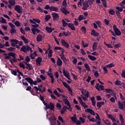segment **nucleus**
Wrapping results in <instances>:
<instances>
[{
	"mask_svg": "<svg viewBox=\"0 0 125 125\" xmlns=\"http://www.w3.org/2000/svg\"><path fill=\"white\" fill-rule=\"evenodd\" d=\"M60 10L62 13L64 14V15H67V14H69L70 12L67 10V9L65 7H61L60 8Z\"/></svg>",
	"mask_w": 125,
	"mask_h": 125,
	"instance_id": "10",
	"label": "nucleus"
},
{
	"mask_svg": "<svg viewBox=\"0 0 125 125\" xmlns=\"http://www.w3.org/2000/svg\"><path fill=\"white\" fill-rule=\"evenodd\" d=\"M21 39L24 41V43H28V42H29V41L25 38V36H21Z\"/></svg>",
	"mask_w": 125,
	"mask_h": 125,
	"instance_id": "34",
	"label": "nucleus"
},
{
	"mask_svg": "<svg viewBox=\"0 0 125 125\" xmlns=\"http://www.w3.org/2000/svg\"><path fill=\"white\" fill-rule=\"evenodd\" d=\"M4 55H8V56H5V59H11V57H13L15 59V55H16V54L13 52H10L8 54H4ZM10 56L11 57H10Z\"/></svg>",
	"mask_w": 125,
	"mask_h": 125,
	"instance_id": "2",
	"label": "nucleus"
},
{
	"mask_svg": "<svg viewBox=\"0 0 125 125\" xmlns=\"http://www.w3.org/2000/svg\"><path fill=\"white\" fill-rule=\"evenodd\" d=\"M104 90H105V91L107 93H110V92H111V93H114V92L115 91V90H112L109 88L104 89Z\"/></svg>",
	"mask_w": 125,
	"mask_h": 125,
	"instance_id": "37",
	"label": "nucleus"
},
{
	"mask_svg": "<svg viewBox=\"0 0 125 125\" xmlns=\"http://www.w3.org/2000/svg\"><path fill=\"white\" fill-rule=\"evenodd\" d=\"M62 84L64 85V86L66 87V88H68V87H70V85H69L68 83H67L66 82H62Z\"/></svg>",
	"mask_w": 125,
	"mask_h": 125,
	"instance_id": "55",
	"label": "nucleus"
},
{
	"mask_svg": "<svg viewBox=\"0 0 125 125\" xmlns=\"http://www.w3.org/2000/svg\"><path fill=\"white\" fill-rule=\"evenodd\" d=\"M80 90H81V93L83 95H84V96H85V97H86V98H88L89 97V93L88 92V91H87L86 92V90L83 89V88H82V89H80ZM84 94V93H85Z\"/></svg>",
	"mask_w": 125,
	"mask_h": 125,
	"instance_id": "11",
	"label": "nucleus"
},
{
	"mask_svg": "<svg viewBox=\"0 0 125 125\" xmlns=\"http://www.w3.org/2000/svg\"><path fill=\"white\" fill-rule=\"evenodd\" d=\"M56 107L58 110H61V108H62V105L60 103H57L56 104Z\"/></svg>",
	"mask_w": 125,
	"mask_h": 125,
	"instance_id": "47",
	"label": "nucleus"
},
{
	"mask_svg": "<svg viewBox=\"0 0 125 125\" xmlns=\"http://www.w3.org/2000/svg\"><path fill=\"white\" fill-rule=\"evenodd\" d=\"M91 35L93 36V37H98L99 36V33L96 32L95 30L93 29L91 32Z\"/></svg>",
	"mask_w": 125,
	"mask_h": 125,
	"instance_id": "21",
	"label": "nucleus"
},
{
	"mask_svg": "<svg viewBox=\"0 0 125 125\" xmlns=\"http://www.w3.org/2000/svg\"><path fill=\"white\" fill-rule=\"evenodd\" d=\"M52 16L53 18L54 21H58V18H59V15H58V13H56L55 12H53L52 13Z\"/></svg>",
	"mask_w": 125,
	"mask_h": 125,
	"instance_id": "13",
	"label": "nucleus"
},
{
	"mask_svg": "<svg viewBox=\"0 0 125 125\" xmlns=\"http://www.w3.org/2000/svg\"><path fill=\"white\" fill-rule=\"evenodd\" d=\"M81 30L82 32H83L84 33H86V28H85V26H82L81 27Z\"/></svg>",
	"mask_w": 125,
	"mask_h": 125,
	"instance_id": "61",
	"label": "nucleus"
},
{
	"mask_svg": "<svg viewBox=\"0 0 125 125\" xmlns=\"http://www.w3.org/2000/svg\"><path fill=\"white\" fill-rule=\"evenodd\" d=\"M71 120L73 121V122H74L75 123L77 122L78 119L77 118V117L76 116H73L71 117Z\"/></svg>",
	"mask_w": 125,
	"mask_h": 125,
	"instance_id": "54",
	"label": "nucleus"
},
{
	"mask_svg": "<svg viewBox=\"0 0 125 125\" xmlns=\"http://www.w3.org/2000/svg\"><path fill=\"white\" fill-rule=\"evenodd\" d=\"M25 81H26L29 83H30L31 86H33V79L30 77L25 78Z\"/></svg>",
	"mask_w": 125,
	"mask_h": 125,
	"instance_id": "22",
	"label": "nucleus"
},
{
	"mask_svg": "<svg viewBox=\"0 0 125 125\" xmlns=\"http://www.w3.org/2000/svg\"><path fill=\"white\" fill-rule=\"evenodd\" d=\"M62 96L63 97V101L64 102V104L67 106L69 105L70 104V102H69L67 98H66V96H65V95H62Z\"/></svg>",
	"mask_w": 125,
	"mask_h": 125,
	"instance_id": "19",
	"label": "nucleus"
},
{
	"mask_svg": "<svg viewBox=\"0 0 125 125\" xmlns=\"http://www.w3.org/2000/svg\"><path fill=\"white\" fill-rule=\"evenodd\" d=\"M62 26L63 27H67V26H68L69 23L66 22V21H65V20H62Z\"/></svg>",
	"mask_w": 125,
	"mask_h": 125,
	"instance_id": "41",
	"label": "nucleus"
},
{
	"mask_svg": "<svg viewBox=\"0 0 125 125\" xmlns=\"http://www.w3.org/2000/svg\"><path fill=\"white\" fill-rule=\"evenodd\" d=\"M85 113H90L91 115H93V116H95V112L93 111L91 108H87L85 110Z\"/></svg>",
	"mask_w": 125,
	"mask_h": 125,
	"instance_id": "17",
	"label": "nucleus"
},
{
	"mask_svg": "<svg viewBox=\"0 0 125 125\" xmlns=\"http://www.w3.org/2000/svg\"><path fill=\"white\" fill-rule=\"evenodd\" d=\"M61 58L62 59L63 61V62H66L67 61V59L65 58V55H60Z\"/></svg>",
	"mask_w": 125,
	"mask_h": 125,
	"instance_id": "45",
	"label": "nucleus"
},
{
	"mask_svg": "<svg viewBox=\"0 0 125 125\" xmlns=\"http://www.w3.org/2000/svg\"><path fill=\"white\" fill-rule=\"evenodd\" d=\"M95 23L97 24L99 28H101V25H102V22L100 21H96Z\"/></svg>",
	"mask_w": 125,
	"mask_h": 125,
	"instance_id": "42",
	"label": "nucleus"
},
{
	"mask_svg": "<svg viewBox=\"0 0 125 125\" xmlns=\"http://www.w3.org/2000/svg\"><path fill=\"white\" fill-rule=\"evenodd\" d=\"M102 1L103 5H104V7H107V1L106 0H101Z\"/></svg>",
	"mask_w": 125,
	"mask_h": 125,
	"instance_id": "46",
	"label": "nucleus"
},
{
	"mask_svg": "<svg viewBox=\"0 0 125 125\" xmlns=\"http://www.w3.org/2000/svg\"><path fill=\"white\" fill-rule=\"evenodd\" d=\"M108 13H109L110 15H114L116 13L113 9L110 8L108 10Z\"/></svg>",
	"mask_w": 125,
	"mask_h": 125,
	"instance_id": "32",
	"label": "nucleus"
},
{
	"mask_svg": "<svg viewBox=\"0 0 125 125\" xmlns=\"http://www.w3.org/2000/svg\"><path fill=\"white\" fill-rule=\"evenodd\" d=\"M11 72L12 75H14V76H17V69L13 70L12 69L11 70Z\"/></svg>",
	"mask_w": 125,
	"mask_h": 125,
	"instance_id": "40",
	"label": "nucleus"
},
{
	"mask_svg": "<svg viewBox=\"0 0 125 125\" xmlns=\"http://www.w3.org/2000/svg\"><path fill=\"white\" fill-rule=\"evenodd\" d=\"M46 31L47 32V33H52V31H54V28H52L51 27H49L48 26H46L45 28Z\"/></svg>",
	"mask_w": 125,
	"mask_h": 125,
	"instance_id": "24",
	"label": "nucleus"
},
{
	"mask_svg": "<svg viewBox=\"0 0 125 125\" xmlns=\"http://www.w3.org/2000/svg\"><path fill=\"white\" fill-rule=\"evenodd\" d=\"M107 117H108V118L111 120L113 123H115V122H116V118H115V117H114L112 114H107Z\"/></svg>",
	"mask_w": 125,
	"mask_h": 125,
	"instance_id": "26",
	"label": "nucleus"
},
{
	"mask_svg": "<svg viewBox=\"0 0 125 125\" xmlns=\"http://www.w3.org/2000/svg\"><path fill=\"white\" fill-rule=\"evenodd\" d=\"M83 7L82 8L83 10H86L88 7H89V5H88L87 2L83 3Z\"/></svg>",
	"mask_w": 125,
	"mask_h": 125,
	"instance_id": "23",
	"label": "nucleus"
},
{
	"mask_svg": "<svg viewBox=\"0 0 125 125\" xmlns=\"http://www.w3.org/2000/svg\"><path fill=\"white\" fill-rule=\"evenodd\" d=\"M8 2L10 3V4L8 5V8H9V9H12V6H14L15 3H16L15 0H9Z\"/></svg>",
	"mask_w": 125,
	"mask_h": 125,
	"instance_id": "6",
	"label": "nucleus"
},
{
	"mask_svg": "<svg viewBox=\"0 0 125 125\" xmlns=\"http://www.w3.org/2000/svg\"><path fill=\"white\" fill-rule=\"evenodd\" d=\"M104 24L105 25H107V26H109V20H107L106 19H105L104 20Z\"/></svg>",
	"mask_w": 125,
	"mask_h": 125,
	"instance_id": "62",
	"label": "nucleus"
},
{
	"mask_svg": "<svg viewBox=\"0 0 125 125\" xmlns=\"http://www.w3.org/2000/svg\"><path fill=\"white\" fill-rule=\"evenodd\" d=\"M96 88L99 91H100V90H104V86L102 85H100L99 83H98L96 85Z\"/></svg>",
	"mask_w": 125,
	"mask_h": 125,
	"instance_id": "14",
	"label": "nucleus"
},
{
	"mask_svg": "<svg viewBox=\"0 0 125 125\" xmlns=\"http://www.w3.org/2000/svg\"><path fill=\"white\" fill-rule=\"evenodd\" d=\"M10 42L11 43L12 46H16L17 44H18V43L19 42V41H18L17 39H11L10 40Z\"/></svg>",
	"mask_w": 125,
	"mask_h": 125,
	"instance_id": "9",
	"label": "nucleus"
},
{
	"mask_svg": "<svg viewBox=\"0 0 125 125\" xmlns=\"http://www.w3.org/2000/svg\"><path fill=\"white\" fill-rule=\"evenodd\" d=\"M67 108H68V106H67L66 105H63L62 106V108L60 110L61 114L62 115H64V114L65 113V112H67Z\"/></svg>",
	"mask_w": 125,
	"mask_h": 125,
	"instance_id": "18",
	"label": "nucleus"
},
{
	"mask_svg": "<svg viewBox=\"0 0 125 125\" xmlns=\"http://www.w3.org/2000/svg\"><path fill=\"white\" fill-rule=\"evenodd\" d=\"M29 22L32 24H36V22L40 24L41 23V20L39 19H33V20H30Z\"/></svg>",
	"mask_w": 125,
	"mask_h": 125,
	"instance_id": "15",
	"label": "nucleus"
},
{
	"mask_svg": "<svg viewBox=\"0 0 125 125\" xmlns=\"http://www.w3.org/2000/svg\"><path fill=\"white\" fill-rule=\"evenodd\" d=\"M104 124H105V125H111V123H110V121H109V120H106L104 121Z\"/></svg>",
	"mask_w": 125,
	"mask_h": 125,
	"instance_id": "64",
	"label": "nucleus"
},
{
	"mask_svg": "<svg viewBox=\"0 0 125 125\" xmlns=\"http://www.w3.org/2000/svg\"><path fill=\"white\" fill-rule=\"evenodd\" d=\"M17 71L18 73V77L19 78V79L20 80L21 79V77H20V76H21V77H22L23 78H24V75H23V73H22L21 71H20V70H19V69H17Z\"/></svg>",
	"mask_w": 125,
	"mask_h": 125,
	"instance_id": "28",
	"label": "nucleus"
},
{
	"mask_svg": "<svg viewBox=\"0 0 125 125\" xmlns=\"http://www.w3.org/2000/svg\"><path fill=\"white\" fill-rule=\"evenodd\" d=\"M1 23H4V24H6V21L5 20V19L3 17H1Z\"/></svg>",
	"mask_w": 125,
	"mask_h": 125,
	"instance_id": "59",
	"label": "nucleus"
},
{
	"mask_svg": "<svg viewBox=\"0 0 125 125\" xmlns=\"http://www.w3.org/2000/svg\"><path fill=\"white\" fill-rule=\"evenodd\" d=\"M29 46L27 45V46L23 45L21 48V51L24 52L25 53H27V51H29Z\"/></svg>",
	"mask_w": 125,
	"mask_h": 125,
	"instance_id": "12",
	"label": "nucleus"
},
{
	"mask_svg": "<svg viewBox=\"0 0 125 125\" xmlns=\"http://www.w3.org/2000/svg\"><path fill=\"white\" fill-rule=\"evenodd\" d=\"M50 11H55V12H58V8L55 6H52L50 7Z\"/></svg>",
	"mask_w": 125,
	"mask_h": 125,
	"instance_id": "25",
	"label": "nucleus"
},
{
	"mask_svg": "<svg viewBox=\"0 0 125 125\" xmlns=\"http://www.w3.org/2000/svg\"><path fill=\"white\" fill-rule=\"evenodd\" d=\"M15 49H16V48H15L14 47H10L8 48V49H7L8 51H15Z\"/></svg>",
	"mask_w": 125,
	"mask_h": 125,
	"instance_id": "52",
	"label": "nucleus"
},
{
	"mask_svg": "<svg viewBox=\"0 0 125 125\" xmlns=\"http://www.w3.org/2000/svg\"><path fill=\"white\" fill-rule=\"evenodd\" d=\"M96 48H97V42H94L92 46V49L93 50V51L96 50Z\"/></svg>",
	"mask_w": 125,
	"mask_h": 125,
	"instance_id": "36",
	"label": "nucleus"
},
{
	"mask_svg": "<svg viewBox=\"0 0 125 125\" xmlns=\"http://www.w3.org/2000/svg\"><path fill=\"white\" fill-rule=\"evenodd\" d=\"M116 9H117V10H118V11H119L120 12H123V9L122 7L117 6L116 7Z\"/></svg>",
	"mask_w": 125,
	"mask_h": 125,
	"instance_id": "56",
	"label": "nucleus"
},
{
	"mask_svg": "<svg viewBox=\"0 0 125 125\" xmlns=\"http://www.w3.org/2000/svg\"><path fill=\"white\" fill-rule=\"evenodd\" d=\"M54 104L50 102V104L47 105V107H46V109H49L50 110H51V111H54Z\"/></svg>",
	"mask_w": 125,
	"mask_h": 125,
	"instance_id": "16",
	"label": "nucleus"
},
{
	"mask_svg": "<svg viewBox=\"0 0 125 125\" xmlns=\"http://www.w3.org/2000/svg\"><path fill=\"white\" fill-rule=\"evenodd\" d=\"M122 83L121 81L120 80H117L115 82V84H116V85H122Z\"/></svg>",
	"mask_w": 125,
	"mask_h": 125,
	"instance_id": "43",
	"label": "nucleus"
},
{
	"mask_svg": "<svg viewBox=\"0 0 125 125\" xmlns=\"http://www.w3.org/2000/svg\"><path fill=\"white\" fill-rule=\"evenodd\" d=\"M113 31H114V33H115V34L116 36H121L122 35V33L121 32V31L117 27V25L116 24H114L113 26Z\"/></svg>",
	"mask_w": 125,
	"mask_h": 125,
	"instance_id": "4",
	"label": "nucleus"
},
{
	"mask_svg": "<svg viewBox=\"0 0 125 125\" xmlns=\"http://www.w3.org/2000/svg\"><path fill=\"white\" fill-rule=\"evenodd\" d=\"M23 63H24L25 64V65H26V66H27V67H29V71H31L32 70H34V69H33V65H31L30 63H27V62H23Z\"/></svg>",
	"mask_w": 125,
	"mask_h": 125,
	"instance_id": "29",
	"label": "nucleus"
},
{
	"mask_svg": "<svg viewBox=\"0 0 125 125\" xmlns=\"http://www.w3.org/2000/svg\"><path fill=\"white\" fill-rule=\"evenodd\" d=\"M88 57L89 59L90 60H92V61H95L96 60V58L93 56L92 55H88Z\"/></svg>",
	"mask_w": 125,
	"mask_h": 125,
	"instance_id": "35",
	"label": "nucleus"
},
{
	"mask_svg": "<svg viewBox=\"0 0 125 125\" xmlns=\"http://www.w3.org/2000/svg\"><path fill=\"white\" fill-rule=\"evenodd\" d=\"M50 18H51V17L50 16V15H45V20L46 21H48V20H49Z\"/></svg>",
	"mask_w": 125,
	"mask_h": 125,
	"instance_id": "49",
	"label": "nucleus"
},
{
	"mask_svg": "<svg viewBox=\"0 0 125 125\" xmlns=\"http://www.w3.org/2000/svg\"><path fill=\"white\" fill-rule=\"evenodd\" d=\"M62 61H61V59L58 58V61L57 62V64L58 65V66H62Z\"/></svg>",
	"mask_w": 125,
	"mask_h": 125,
	"instance_id": "39",
	"label": "nucleus"
},
{
	"mask_svg": "<svg viewBox=\"0 0 125 125\" xmlns=\"http://www.w3.org/2000/svg\"><path fill=\"white\" fill-rule=\"evenodd\" d=\"M67 89H68V91H69L70 95H73V94H73V90L72 89V88H71V87H69L67 88Z\"/></svg>",
	"mask_w": 125,
	"mask_h": 125,
	"instance_id": "58",
	"label": "nucleus"
},
{
	"mask_svg": "<svg viewBox=\"0 0 125 125\" xmlns=\"http://www.w3.org/2000/svg\"><path fill=\"white\" fill-rule=\"evenodd\" d=\"M62 44L63 46L65 47L66 48H69L70 47V45L69 43L67 42L65 40L62 39L61 40Z\"/></svg>",
	"mask_w": 125,
	"mask_h": 125,
	"instance_id": "8",
	"label": "nucleus"
},
{
	"mask_svg": "<svg viewBox=\"0 0 125 125\" xmlns=\"http://www.w3.org/2000/svg\"><path fill=\"white\" fill-rule=\"evenodd\" d=\"M62 73L64 77H65V78H67L68 80H69V81H70L71 78H70V74L69 73L68 71L65 70V68H63L62 70Z\"/></svg>",
	"mask_w": 125,
	"mask_h": 125,
	"instance_id": "7",
	"label": "nucleus"
},
{
	"mask_svg": "<svg viewBox=\"0 0 125 125\" xmlns=\"http://www.w3.org/2000/svg\"><path fill=\"white\" fill-rule=\"evenodd\" d=\"M19 66H20L21 68H22V69H25V64L22 62H20Z\"/></svg>",
	"mask_w": 125,
	"mask_h": 125,
	"instance_id": "53",
	"label": "nucleus"
},
{
	"mask_svg": "<svg viewBox=\"0 0 125 125\" xmlns=\"http://www.w3.org/2000/svg\"><path fill=\"white\" fill-rule=\"evenodd\" d=\"M115 66V64L113 63H111L106 65L107 68H113V67Z\"/></svg>",
	"mask_w": 125,
	"mask_h": 125,
	"instance_id": "50",
	"label": "nucleus"
},
{
	"mask_svg": "<svg viewBox=\"0 0 125 125\" xmlns=\"http://www.w3.org/2000/svg\"><path fill=\"white\" fill-rule=\"evenodd\" d=\"M47 49L49 50V52L48 53V58H50L51 57H52V53H53V51L51 50L50 45H49V47Z\"/></svg>",
	"mask_w": 125,
	"mask_h": 125,
	"instance_id": "20",
	"label": "nucleus"
},
{
	"mask_svg": "<svg viewBox=\"0 0 125 125\" xmlns=\"http://www.w3.org/2000/svg\"><path fill=\"white\" fill-rule=\"evenodd\" d=\"M32 27H33V28L31 29V31L32 32V34L33 35H34L35 36H37V34L36 33H40L41 30L37 28H39L40 25H39L38 24L35 23L34 24H32L31 25Z\"/></svg>",
	"mask_w": 125,
	"mask_h": 125,
	"instance_id": "1",
	"label": "nucleus"
},
{
	"mask_svg": "<svg viewBox=\"0 0 125 125\" xmlns=\"http://www.w3.org/2000/svg\"><path fill=\"white\" fill-rule=\"evenodd\" d=\"M120 121L121 122V124H125V119L123 117V115H119Z\"/></svg>",
	"mask_w": 125,
	"mask_h": 125,
	"instance_id": "33",
	"label": "nucleus"
},
{
	"mask_svg": "<svg viewBox=\"0 0 125 125\" xmlns=\"http://www.w3.org/2000/svg\"><path fill=\"white\" fill-rule=\"evenodd\" d=\"M104 104H105L104 102H98L97 104V108H100L102 106H103Z\"/></svg>",
	"mask_w": 125,
	"mask_h": 125,
	"instance_id": "30",
	"label": "nucleus"
},
{
	"mask_svg": "<svg viewBox=\"0 0 125 125\" xmlns=\"http://www.w3.org/2000/svg\"><path fill=\"white\" fill-rule=\"evenodd\" d=\"M74 24L75 26H79V22H78V19H75V21H74Z\"/></svg>",
	"mask_w": 125,
	"mask_h": 125,
	"instance_id": "60",
	"label": "nucleus"
},
{
	"mask_svg": "<svg viewBox=\"0 0 125 125\" xmlns=\"http://www.w3.org/2000/svg\"><path fill=\"white\" fill-rule=\"evenodd\" d=\"M81 53H82V55H85L86 54L83 49H81Z\"/></svg>",
	"mask_w": 125,
	"mask_h": 125,
	"instance_id": "63",
	"label": "nucleus"
},
{
	"mask_svg": "<svg viewBox=\"0 0 125 125\" xmlns=\"http://www.w3.org/2000/svg\"><path fill=\"white\" fill-rule=\"evenodd\" d=\"M15 25L17 26V27H20V26H21V24L20 23V22H19V21H16L15 22Z\"/></svg>",
	"mask_w": 125,
	"mask_h": 125,
	"instance_id": "48",
	"label": "nucleus"
},
{
	"mask_svg": "<svg viewBox=\"0 0 125 125\" xmlns=\"http://www.w3.org/2000/svg\"><path fill=\"white\" fill-rule=\"evenodd\" d=\"M42 57H38L37 59L36 60V62L42 63Z\"/></svg>",
	"mask_w": 125,
	"mask_h": 125,
	"instance_id": "44",
	"label": "nucleus"
},
{
	"mask_svg": "<svg viewBox=\"0 0 125 125\" xmlns=\"http://www.w3.org/2000/svg\"><path fill=\"white\" fill-rule=\"evenodd\" d=\"M37 42H42V36L41 35H38L37 36Z\"/></svg>",
	"mask_w": 125,
	"mask_h": 125,
	"instance_id": "31",
	"label": "nucleus"
},
{
	"mask_svg": "<svg viewBox=\"0 0 125 125\" xmlns=\"http://www.w3.org/2000/svg\"><path fill=\"white\" fill-rule=\"evenodd\" d=\"M118 106L120 109V110H125V101H124L122 102L121 101L118 102Z\"/></svg>",
	"mask_w": 125,
	"mask_h": 125,
	"instance_id": "3",
	"label": "nucleus"
},
{
	"mask_svg": "<svg viewBox=\"0 0 125 125\" xmlns=\"http://www.w3.org/2000/svg\"><path fill=\"white\" fill-rule=\"evenodd\" d=\"M84 66L86 70L88 71V72H89V71H90V68H89V65H88V63H85L84 64Z\"/></svg>",
	"mask_w": 125,
	"mask_h": 125,
	"instance_id": "38",
	"label": "nucleus"
},
{
	"mask_svg": "<svg viewBox=\"0 0 125 125\" xmlns=\"http://www.w3.org/2000/svg\"><path fill=\"white\" fill-rule=\"evenodd\" d=\"M34 88H35V90L36 91H42V88L40 87H37V86H34Z\"/></svg>",
	"mask_w": 125,
	"mask_h": 125,
	"instance_id": "57",
	"label": "nucleus"
},
{
	"mask_svg": "<svg viewBox=\"0 0 125 125\" xmlns=\"http://www.w3.org/2000/svg\"><path fill=\"white\" fill-rule=\"evenodd\" d=\"M69 28L71 29V30H72V31H76V28H75V25H74V24L72 23H68V26Z\"/></svg>",
	"mask_w": 125,
	"mask_h": 125,
	"instance_id": "27",
	"label": "nucleus"
},
{
	"mask_svg": "<svg viewBox=\"0 0 125 125\" xmlns=\"http://www.w3.org/2000/svg\"><path fill=\"white\" fill-rule=\"evenodd\" d=\"M22 84L24 85H26V86H28L29 85V83H28L26 81H25V79H22Z\"/></svg>",
	"mask_w": 125,
	"mask_h": 125,
	"instance_id": "51",
	"label": "nucleus"
},
{
	"mask_svg": "<svg viewBox=\"0 0 125 125\" xmlns=\"http://www.w3.org/2000/svg\"><path fill=\"white\" fill-rule=\"evenodd\" d=\"M14 9L16 11H17V12L20 14L22 13V11L23 10L22 6L19 5H17L15 6Z\"/></svg>",
	"mask_w": 125,
	"mask_h": 125,
	"instance_id": "5",
	"label": "nucleus"
}]
</instances>
